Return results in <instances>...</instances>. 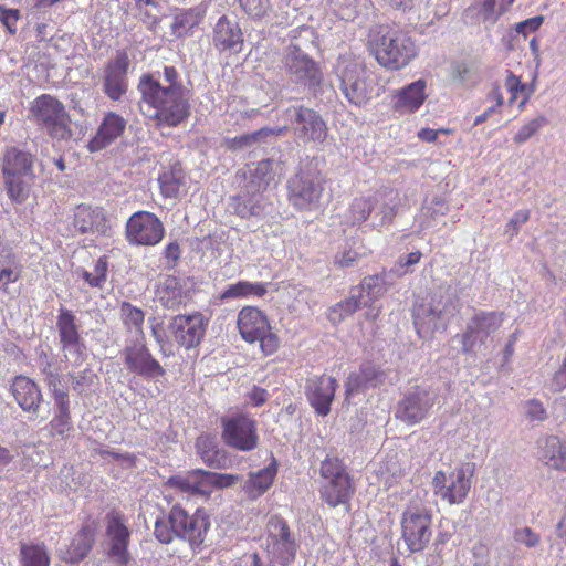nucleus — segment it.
Wrapping results in <instances>:
<instances>
[{"label":"nucleus","instance_id":"f257e3e1","mask_svg":"<svg viewBox=\"0 0 566 566\" xmlns=\"http://www.w3.org/2000/svg\"><path fill=\"white\" fill-rule=\"evenodd\" d=\"M139 108L157 127H177L190 115L189 92L166 91L155 73L139 77Z\"/></svg>","mask_w":566,"mask_h":566},{"label":"nucleus","instance_id":"f03ea898","mask_svg":"<svg viewBox=\"0 0 566 566\" xmlns=\"http://www.w3.org/2000/svg\"><path fill=\"white\" fill-rule=\"evenodd\" d=\"M461 304L455 286L443 283L437 286L427 298L413 307V324L419 335L446 328L460 313Z\"/></svg>","mask_w":566,"mask_h":566},{"label":"nucleus","instance_id":"7ed1b4c3","mask_svg":"<svg viewBox=\"0 0 566 566\" xmlns=\"http://www.w3.org/2000/svg\"><path fill=\"white\" fill-rule=\"evenodd\" d=\"M210 522L201 510L189 515L180 505H174L168 516L158 517L154 534L163 544H169L175 537L187 541L191 548H198L205 541Z\"/></svg>","mask_w":566,"mask_h":566},{"label":"nucleus","instance_id":"20e7f679","mask_svg":"<svg viewBox=\"0 0 566 566\" xmlns=\"http://www.w3.org/2000/svg\"><path fill=\"white\" fill-rule=\"evenodd\" d=\"M368 45L377 62L388 70H400L417 55L412 39L407 33L388 27L373 30Z\"/></svg>","mask_w":566,"mask_h":566},{"label":"nucleus","instance_id":"39448f33","mask_svg":"<svg viewBox=\"0 0 566 566\" xmlns=\"http://www.w3.org/2000/svg\"><path fill=\"white\" fill-rule=\"evenodd\" d=\"M401 203L400 195L394 189H384L373 196L355 198L344 214L345 222L352 226L365 222L371 217L374 228L390 223Z\"/></svg>","mask_w":566,"mask_h":566},{"label":"nucleus","instance_id":"423d86ee","mask_svg":"<svg viewBox=\"0 0 566 566\" xmlns=\"http://www.w3.org/2000/svg\"><path fill=\"white\" fill-rule=\"evenodd\" d=\"M339 90L355 106L366 105L376 94L375 83L364 62L349 54L340 55L334 67Z\"/></svg>","mask_w":566,"mask_h":566},{"label":"nucleus","instance_id":"0eeeda50","mask_svg":"<svg viewBox=\"0 0 566 566\" xmlns=\"http://www.w3.org/2000/svg\"><path fill=\"white\" fill-rule=\"evenodd\" d=\"M289 201L297 210L315 211L323 205L325 180L313 161H307L287 181Z\"/></svg>","mask_w":566,"mask_h":566},{"label":"nucleus","instance_id":"6e6552de","mask_svg":"<svg viewBox=\"0 0 566 566\" xmlns=\"http://www.w3.org/2000/svg\"><path fill=\"white\" fill-rule=\"evenodd\" d=\"M33 163V155L21 147H8L3 153L1 167L7 192L18 203L25 201L29 196L35 178Z\"/></svg>","mask_w":566,"mask_h":566},{"label":"nucleus","instance_id":"1a4fd4ad","mask_svg":"<svg viewBox=\"0 0 566 566\" xmlns=\"http://www.w3.org/2000/svg\"><path fill=\"white\" fill-rule=\"evenodd\" d=\"M30 119L55 140H70L72 138L71 118L65 106L57 98L42 94L30 105Z\"/></svg>","mask_w":566,"mask_h":566},{"label":"nucleus","instance_id":"9d476101","mask_svg":"<svg viewBox=\"0 0 566 566\" xmlns=\"http://www.w3.org/2000/svg\"><path fill=\"white\" fill-rule=\"evenodd\" d=\"M319 472L322 500L332 507L347 504L355 489L343 461L328 454L322 461Z\"/></svg>","mask_w":566,"mask_h":566},{"label":"nucleus","instance_id":"9b49d317","mask_svg":"<svg viewBox=\"0 0 566 566\" xmlns=\"http://www.w3.org/2000/svg\"><path fill=\"white\" fill-rule=\"evenodd\" d=\"M298 548L296 535L287 522L280 515L270 516L265 525V551L271 563L280 566L291 565Z\"/></svg>","mask_w":566,"mask_h":566},{"label":"nucleus","instance_id":"f8f14e48","mask_svg":"<svg viewBox=\"0 0 566 566\" xmlns=\"http://www.w3.org/2000/svg\"><path fill=\"white\" fill-rule=\"evenodd\" d=\"M282 65L291 83L307 87L313 92L322 86L324 73L321 65L300 46L294 44L286 46Z\"/></svg>","mask_w":566,"mask_h":566},{"label":"nucleus","instance_id":"ddd939ff","mask_svg":"<svg viewBox=\"0 0 566 566\" xmlns=\"http://www.w3.org/2000/svg\"><path fill=\"white\" fill-rule=\"evenodd\" d=\"M400 527L408 552H423L432 537L431 511L423 505H408L401 514Z\"/></svg>","mask_w":566,"mask_h":566},{"label":"nucleus","instance_id":"4468645a","mask_svg":"<svg viewBox=\"0 0 566 566\" xmlns=\"http://www.w3.org/2000/svg\"><path fill=\"white\" fill-rule=\"evenodd\" d=\"M474 472L473 462H463L449 473L437 471L432 479L434 494L450 505L463 503L471 490Z\"/></svg>","mask_w":566,"mask_h":566},{"label":"nucleus","instance_id":"2eb2a0df","mask_svg":"<svg viewBox=\"0 0 566 566\" xmlns=\"http://www.w3.org/2000/svg\"><path fill=\"white\" fill-rule=\"evenodd\" d=\"M386 293V285L379 275L367 276L359 286L352 290L350 295L329 308L328 319L333 324L353 315L361 306H371Z\"/></svg>","mask_w":566,"mask_h":566},{"label":"nucleus","instance_id":"dca6fc26","mask_svg":"<svg viewBox=\"0 0 566 566\" xmlns=\"http://www.w3.org/2000/svg\"><path fill=\"white\" fill-rule=\"evenodd\" d=\"M221 428L222 441L232 449L249 452L259 444L258 422L245 412L223 417Z\"/></svg>","mask_w":566,"mask_h":566},{"label":"nucleus","instance_id":"f3484780","mask_svg":"<svg viewBox=\"0 0 566 566\" xmlns=\"http://www.w3.org/2000/svg\"><path fill=\"white\" fill-rule=\"evenodd\" d=\"M295 138L304 144L323 143L327 125L318 112L304 105H292L285 111Z\"/></svg>","mask_w":566,"mask_h":566},{"label":"nucleus","instance_id":"a211bd4d","mask_svg":"<svg viewBox=\"0 0 566 566\" xmlns=\"http://www.w3.org/2000/svg\"><path fill=\"white\" fill-rule=\"evenodd\" d=\"M56 329L63 356L72 366H80L85 359V342L72 311L61 307L56 317Z\"/></svg>","mask_w":566,"mask_h":566},{"label":"nucleus","instance_id":"6ab92c4d","mask_svg":"<svg viewBox=\"0 0 566 566\" xmlns=\"http://www.w3.org/2000/svg\"><path fill=\"white\" fill-rule=\"evenodd\" d=\"M208 323V318L200 312L187 315L179 314L168 321L167 332L174 342L189 350L201 343L206 335Z\"/></svg>","mask_w":566,"mask_h":566},{"label":"nucleus","instance_id":"aec40b11","mask_svg":"<svg viewBox=\"0 0 566 566\" xmlns=\"http://www.w3.org/2000/svg\"><path fill=\"white\" fill-rule=\"evenodd\" d=\"M437 396V391L430 386L410 388L397 405L396 418L407 424L419 423L434 406Z\"/></svg>","mask_w":566,"mask_h":566},{"label":"nucleus","instance_id":"412c9836","mask_svg":"<svg viewBox=\"0 0 566 566\" xmlns=\"http://www.w3.org/2000/svg\"><path fill=\"white\" fill-rule=\"evenodd\" d=\"M106 551L111 559L119 566H126L130 560L128 544L130 532L126 526L125 517L116 510L105 516Z\"/></svg>","mask_w":566,"mask_h":566},{"label":"nucleus","instance_id":"4be33fe9","mask_svg":"<svg viewBox=\"0 0 566 566\" xmlns=\"http://www.w3.org/2000/svg\"><path fill=\"white\" fill-rule=\"evenodd\" d=\"M503 323V314L499 312L479 311L468 322L463 334L458 335L461 338L462 352L471 353L478 346L485 344L488 338L495 333Z\"/></svg>","mask_w":566,"mask_h":566},{"label":"nucleus","instance_id":"5701e85b","mask_svg":"<svg viewBox=\"0 0 566 566\" xmlns=\"http://www.w3.org/2000/svg\"><path fill=\"white\" fill-rule=\"evenodd\" d=\"M164 233L159 218L148 211L133 213L126 223V240L132 245H156L164 238Z\"/></svg>","mask_w":566,"mask_h":566},{"label":"nucleus","instance_id":"b1692460","mask_svg":"<svg viewBox=\"0 0 566 566\" xmlns=\"http://www.w3.org/2000/svg\"><path fill=\"white\" fill-rule=\"evenodd\" d=\"M123 359L127 370L146 380H155L166 373L159 361L153 357L144 339L127 344L123 350Z\"/></svg>","mask_w":566,"mask_h":566},{"label":"nucleus","instance_id":"393cba45","mask_svg":"<svg viewBox=\"0 0 566 566\" xmlns=\"http://www.w3.org/2000/svg\"><path fill=\"white\" fill-rule=\"evenodd\" d=\"M129 57L126 52L118 51L104 69L103 92L112 101H120L128 90L127 71Z\"/></svg>","mask_w":566,"mask_h":566},{"label":"nucleus","instance_id":"a878e982","mask_svg":"<svg viewBox=\"0 0 566 566\" xmlns=\"http://www.w3.org/2000/svg\"><path fill=\"white\" fill-rule=\"evenodd\" d=\"M263 192L244 184L238 195L230 197L228 208L243 219L262 218L268 213L269 207Z\"/></svg>","mask_w":566,"mask_h":566},{"label":"nucleus","instance_id":"bb28decb","mask_svg":"<svg viewBox=\"0 0 566 566\" xmlns=\"http://www.w3.org/2000/svg\"><path fill=\"white\" fill-rule=\"evenodd\" d=\"M337 381L331 376H314L306 380L305 394L319 416H327L334 399Z\"/></svg>","mask_w":566,"mask_h":566},{"label":"nucleus","instance_id":"cd10ccee","mask_svg":"<svg viewBox=\"0 0 566 566\" xmlns=\"http://www.w3.org/2000/svg\"><path fill=\"white\" fill-rule=\"evenodd\" d=\"M427 97V82L419 78L400 90L394 91L391 105L396 113L410 115L416 113L423 105Z\"/></svg>","mask_w":566,"mask_h":566},{"label":"nucleus","instance_id":"c85d7f7f","mask_svg":"<svg viewBox=\"0 0 566 566\" xmlns=\"http://www.w3.org/2000/svg\"><path fill=\"white\" fill-rule=\"evenodd\" d=\"M72 226L80 233L105 235L109 229L107 217L99 207L78 205L73 212Z\"/></svg>","mask_w":566,"mask_h":566},{"label":"nucleus","instance_id":"c756f323","mask_svg":"<svg viewBox=\"0 0 566 566\" xmlns=\"http://www.w3.org/2000/svg\"><path fill=\"white\" fill-rule=\"evenodd\" d=\"M385 381V374L375 364L367 361L360 365L357 371L348 375L345 382V394L352 395L376 388Z\"/></svg>","mask_w":566,"mask_h":566},{"label":"nucleus","instance_id":"7c9ffc66","mask_svg":"<svg viewBox=\"0 0 566 566\" xmlns=\"http://www.w3.org/2000/svg\"><path fill=\"white\" fill-rule=\"evenodd\" d=\"M126 124L120 115L108 112L99 124L96 134L88 142V150L95 153L111 145L125 132Z\"/></svg>","mask_w":566,"mask_h":566},{"label":"nucleus","instance_id":"2f4dec72","mask_svg":"<svg viewBox=\"0 0 566 566\" xmlns=\"http://www.w3.org/2000/svg\"><path fill=\"white\" fill-rule=\"evenodd\" d=\"M239 333L248 343H254L262 333L270 329L266 316L256 307L244 306L238 314L237 319Z\"/></svg>","mask_w":566,"mask_h":566},{"label":"nucleus","instance_id":"473e14b6","mask_svg":"<svg viewBox=\"0 0 566 566\" xmlns=\"http://www.w3.org/2000/svg\"><path fill=\"white\" fill-rule=\"evenodd\" d=\"M11 392L23 411L36 413L42 401L39 385L27 376H17L11 384Z\"/></svg>","mask_w":566,"mask_h":566},{"label":"nucleus","instance_id":"72a5a7b5","mask_svg":"<svg viewBox=\"0 0 566 566\" xmlns=\"http://www.w3.org/2000/svg\"><path fill=\"white\" fill-rule=\"evenodd\" d=\"M213 44L217 49L240 52L243 44V34L235 21L226 15L219 18L213 29Z\"/></svg>","mask_w":566,"mask_h":566},{"label":"nucleus","instance_id":"f704fd0d","mask_svg":"<svg viewBox=\"0 0 566 566\" xmlns=\"http://www.w3.org/2000/svg\"><path fill=\"white\" fill-rule=\"evenodd\" d=\"M166 486L187 496H200L206 499L203 469H195L185 473L175 474L168 478Z\"/></svg>","mask_w":566,"mask_h":566},{"label":"nucleus","instance_id":"c9c22d12","mask_svg":"<svg viewBox=\"0 0 566 566\" xmlns=\"http://www.w3.org/2000/svg\"><path fill=\"white\" fill-rule=\"evenodd\" d=\"M277 473L276 461L273 458L265 468L250 472L248 480L243 484V491L249 499L256 500L263 495L272 485Z\"/></svg>","mask_w":566,"mask_h":566},{"label":"nucleus","instance_id":"e433bc0d","mask_svg":"<svg viewBox=\"0 0 566 566\" xmlns=\"http://www.w3.org/2000/svg\"><path fill=\"white\" fill-rule=\"evenodd\" d=\"M206 13L207 7L202 3L177 12L170 27L171 34L176 38L192 34L193 29L201 23Z\"/></svg>","mask_w":566,"mask_h":566},{"label":"nucleus","instance_id":"4c0bfd02","mask_svg":"<svg viewBox=\"0 0 566 566\" xmlns=\"http://www.w3.org/2000/svg\"><path fill=\"white\" fill-rule=\"evenodd\" d=\"M95 542V527L92 524H85L72 539L63 559L66 563H78L84 559Z\"/></svg>","mask_w":566,"mask_h":566},{"label":"nucleus","instance_id":"58836bf2","mask_svg":"<svg viewBox=\"0 0 566 566\" xmlns=\"http://www.w3.org/2000/svg\"><path fill=\"white\" fill-rule=\"evenodd\" d=\"M188 298L186 284L176 276H168L158 293V301L167 310H178Z\"/></svg>","mask_w":566,"mask_h":566},{"label":"nucleus","instance_id":"ea45409f","mask_svg":"<svg viewBox=\"0 0 566 566\" xmlns=\"http://www.w3.org/2000/svg\"><path fill=\"white\" fill-rule=\"evenodd\" d=\"M286 130V127H262L253 133L243 134L237 136L229 142L228 147L231 150H242L248 147L265 143L268 138H274L282 135Z\"/></svg>","mask_w":566,"mask_h":566},{"label":"nucleus","instance_id":"a19ab883","mask_svg":"<svg viewBox=\"0 0 566 566\" xmlns=\"http://www.w3.org/2000/svg\"><path fill=\"white\" fill-rule=\"evenodd\" d=\"M266 293V285L261 282L239 281L228 285L220 294V301L249 298L251 296L262 297Z\"/></svg>","mask_w":566,"mask_h":566},{"label":"nucleus","instance_id":"79ce46f5","mask_svg":"<svg viewBox=\"0 0 566 566\" xmlns=\"http://www.w3.org/2000/svg\"><path fill=\"white\" fill-rule=\"evenodd\" d=\"M543 459L551 468L566 472V441L548 436L543 447Z\"/></svg>","mask_w":566,"mask_h":566},{"label":"nucleus","instance_id":"37998d69","mask_svg":"<svg viewBox=\"0 0 566 566\" xmlns=\"http://www.w3.org/2000/svg\"><path fill=\"white\" fill-rule=\"evenodd\" d=\"M274 160L263 159L248 167V180L245 185L264 191L274 178Z\"/></svg>","mask_w":566,"mask_h":566},{"label":"nucleus","instance_id":"c03bdc74","mask_svg":"<svg viewBox=\"0 0 566 566\" xmlns=\"http://www.w3.org/2000/svg\"><path fill=\"white\" fill-rule=\"evenodd\" d=\"M515 0H475L472 9L483 22L494 24Z\"/></svg>","mask_w":566,"mask_h":566},{"label":"nucleus","instance_id":"a18cd8bd","mask_svg":"<svg viewBox=\"0 0 566 566\" xmlns=\"http://www.w3.org/2000/svg\"><path fill=\"white\" fill-rule=\"evenodd\" d=\"M119 314L124 326L129 332H135L140 337L139 339H144V311L139 307L132 305L129 302H123L119 307Z\"/></svg>","mask_w":566,"mask_h":566},{"label":"nucleus","instance_id":"49530a36","mask_svg":"<svg viewBox=\"0 0 566 566\" xmlns=\"http://www.w3.org/2000/svg\"><path fill=\"white\" fill-rule=\"evenodd\" d=\"M205 489L207 491L206 499H209L213 489L222 490L235 485L241 481L239 474L218 473L213 471L203 470Z\"/></svg>","mask_w":566,"mask_h":566},{"label":"nucleus","instance_id":"de8ad7c7","mask_svg":"<svg viewBox=\"0 0 566 566\" xmlns=\"http://www.w3.org/2000/svg\"><path fill=\"white\" fill-rule=\"evenodd\" d=\"M56 412L53 419L49 422L51 436L66 437L72 430V420L70 412V402L55 405Z\"/></svg>","mask_w":566,"mask_h":566},{"label":"nucleus","instance_id":"09e8293b","mask_svg":"<svg viewBox=\"0 0 566 566\" xmlns=\"http://www.w3.org/2000/svg\"><path fill=\"white\" fill-rule=\"evenodd\" d=\"M21 563L22 566H49L50 557L42 545H22Z\"/></svg>","mask_w":566,"mask_h":566},{"label":"nucleus","instance_id":"8fccbe9b","mask_svg":"<svg viewBox=\"0 0 566 566\" xmlns=\"http://www.w3.org/2000/svg\"><path fill=\"white\" fill-rule=\"evenodd\" d=\"M504 87L510 93V98L507 101L510 106L516 102L518 94L523 95V98L518 104V108L522 109L530 98V92L526 91V85L523 84L520 77L515 76L510 70H506Z\"/></svg>","mask_w":566,"mask_h":566},{"label":"nucleus","instance_id":"3c124183","mask_svg":"<svg viewBox=\"0 0 566 566\" xmlns=\"http://www.w3.org/2000/svg\"><path fill=\"white\" fill-rule=\"evenodd\" d=\"M72 380V389L77 395H85L96 385L97 375L91 369L85 368L78 373H69Z\"/></svg>","mask_w":566,"mask_h":566},{"label":"nucleus","instance_id":"603ef678","mask_svg":"<svg viewBox=\"0 0 566 566\" xmlns=\"http://www.w3.org/2000/svg\"><path fill=\"white\" fill-rule=\"evenodd\" d=\"M201 460L207 467L216 470H226L233 465L230 453L219 446Z\"/></svg>","mask_w":566,"mask_h":566},{"label":"nucleus","instance_id":"864d4df0","mask_svg":"<svg viewBox=\"0 0 566 566\" xmlns=\"http://www.w3.org/2000/svg\"><path fill=\"white\" fill-rule=\"evenodd\" d=\"M106 274L107 261L105 258H99L94 265V271H83L82 277L92 287H102L106 282Z\"/></svg>","mask_w":566,"mask_h":566},{"label":"nucleus","instance_id":"5fc2aeb1","mask_svg":"<svg viewBox=\"0 0 566 566\" xmlns=\"http://www.w3.org/2000/svg\"><path fill=\"white\" fill-rule=\"evenodd\" d=\"M547 124V119L545 116L539 115L530 122H527L525 125H523L518 132L514 136V142L516 144H523L527 142L532 136H534L542 127H544Z\"/></svg>","mask_w":566,"mask_h":566},{"label":"nucleus","instance_id":"6e6d98bb","mask_svg":"<svg viewBox=\"0 0 566 566\" xmlns=\"http://www.w3.org/2000/svg\"><path fill=\"white\" fill-rule=\"evenodd\" d=\"M43 381L51 392L55 405L70 402L69 392L62 385V377L60 373L56 375H49V378L44 379Z\"/></svg>","mask_w":566,"mask_h":566},{"label":"nucleus","instance_id":"4d7b16f0","mask_svg":"<svg viewBox=\"0 0 566 566\" xmlns=\"http://www.w3.org/2000/svg\"><path fill=\"white\" fill-rule=\"evenodd\" d=\"M151 335L158 344L160 352L165 356L171 354L170 336L160 322H156L155 318L150 319Z\"/></svg>","mask_w":566,"mask_h":566},{"label":"nucleus","instance_id":"13d9d810","mask_svg":"<svg viewBox=\"0 0 566 566\" xmlns=\"http://www.w3.org/2000/svg\"><path fill=\"white\" fill-rule=\"evenodd\" d=\"M160 191L166 198H175L180 190V180L172 171L163 172L158 178Z\"/></svg>","mask_w":566,"mask_h":566},{"label":"nucleus","instance_id":"bf43d9fd","mask_svg":"<svg viewBox=\"0 0 566 566\" xmlns=\"http://www.w3.org/2000/svg\"><path fill=\"white\" fill-rule=\"evenodd\" d=\"M164 88L166 91L189 92L182 84L180 73L175 66L165 65L163 70Z\"/></svg>","mask_w":566,"mask_h":566},{"label":"nucleus","instance_id":"052dcab7","mask_svg":"<svg viewBox=\"0 0 566 566\" xmlns=\"http://www.w3.org/2000/svg\"><path fill=\"white\" fill-rule=\"evenodd\" d=\"M244 11L253 19H262L271 9L270 0H240Z\"/></svg>","mask_w":566,"mask_h":566},{"label":"nucleus","instance_id":"680f3d73","mask_svg":"<svg viewBox=\"0 0 566 566\" xmlns=\"http://www.w3.org/2000/svg\"><path fill=\"white\" fill-rule=\"evenodd\" d=\"M426 11L424 19H427L429 23H433L434 20H439L448 14V0H427Z\"/></svg>","mask_w":566,"mask_h":566},{"label":"nucleus","instance_id":"e2e57ef3","mask_svg":"<svg viewBox=\"0 0 566 566\" xmlns=\"http://www.w3.org/2000/svg\"><path fill=\"white\" fill-rule=\"evenodd\" d=\"M513 538L516 543L522 544L527 548L535 547L541 541V536L528 526L516 528L514 531Z\"/></svg>","mask_w":566,"mask_h":566},{"label":"nucleus","instance_id":"0e129e2a","mask_svg":"<svg viewBox=\"0 0 566 566\" xmlns=\"http://www.w3.org/2000/svg\"><path fill=\"white\" fill-rule=\"evenodd\" d=\"M21 275V265L7 266L0 269V292L9 293V284L14 283Z\"/></svg>","mask_w":566,"mask_h":566},{"label":"nucleus","instance_id":"69168bd1","mask_svg":"<svg viewBox=\"0 0 566 566\" xmlns=\"http://www.w3.org/2000/svg\"><path fill=\"white\" fill-rule=\"evenodd\" d=\"M525 413L530 421H544L547 418L546 409L537 399L526 401Z\"/></svg>","mask_w":566,"mask_h":566},{"label":"nucleus","instance_id":"338daca9","mask_svg":"<svg viewBox=\"0 0 566 566\" xmlns=\"http://www.w3.org/2000/svg\"><path fill=\"white\" fill-rule=\"evenodd\" d=\"M528 210H518L513 214V217L510 219L505 228V233L509 235L510 239H512L518 233L520 227L523 223H525L528 220Z\"/></svg>","mask_w":566,"mask_h":566},{"label":"nucleus","instance_id":"774afa93","mask_svg":"<svg viewBox=\"0 0 566 566\" xmlns=\"http://www.w3.org/2000/svg\"><path fill=\"white\" fill-rule=\"evenodd\" d=\"M19 18L20 12L18 9H8L2 6L0 7V21L11 34L17 32V22Z\"/></svg>","mask_w":566,"mask_h":566}]
</instances>
